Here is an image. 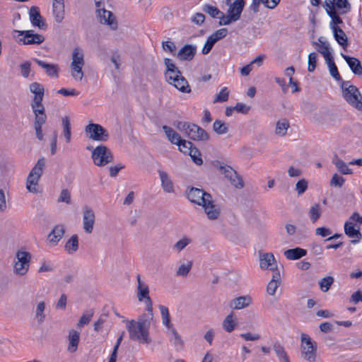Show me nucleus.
Masks as SVG:
<instances>
[{"label":"nucleus","instance_id":"obj_1","mask_svg":"<svg viewBox=\"0 0 362 362\" xmlns=\"http://www.w3.org/2000/svg\"><path fill=\"white\" fill-rule=\"evenodd\" d=\"M153 320V313H145L139 315L137 320H126V328L130 339H148Z\"/></svg>","mask_w":362,"mask_h":362},{"label":"nucleus","instance_id":"obj_2","mask_svg":"<svg viewBox=\"0 0 362 362\" xmlns=\"http://www.w3.org/2000/svg\"><path fill=\"white\" fill-rule=\"evenodd\" d=\"M341 88L345 100L351 106L362 112V95L358 88L350 84L349 81H342Z\"/></svg>","mask_w":362,"mask_h":362},{"label":"nucleus","instance_id":"obj_3","mask_svg":"<svg viewBox=\"0 0 362 362\" xmlns=\"http://www.w3.org/2000/svg\"><path fill=\"white\" fill-rule=\"evenodd\" d=\"M87 149L91 151V158L94 165L98 167L105 166L114 160L112 151L104 145H99L95 148L88 146Z\"/></svg>","mask_w":362,"mask_h":362},{"label":"nucleus","instance_id":"obj_4","mask_svg":"<svg viewBox=\"0 0 362 362\" xmlns=\"http://www.w3.org/2000/svg\"><path fill=\"white\" fill-rule=\"evenodd\" d=\"M45 166V159L42 157L39 158L29 173L26 180V189L32 193H37L38 182L40 177L42 176Z\"/></svg>","mask_w":362,"mask_h":362},{"label":"nucleus","instance_id":"obj_5","mask_svg":"<svg viewBox=\"0 0 362 362\" xmlns=\"http://www.w3.org/2000/svg\"><path fill=\"white\" fill-rule=\"evenodd\" d=\"M177 128L183 132L189 139L194 141H207L209 138L207 132L195 124L179 122Z\"/></svg>","mask_w":362,"mask_h":362},{"label":"nucleus","instance_id":"obj_6","mask_svg":"<svg viewBox=\"0 0 362 362\" xmlns=\"http://www.w3.org/2000/svg\"><path fill=\"white\" fill-rule=\"evenodd\" d=\"M244 0H235L234 2L229 1L227 14L220 18V25H229L233 22L238 21L245 7Z\"/></svg>","mask_w":362,"mask_h":362},{"label":"nucleus","instance_id":"obj_7","mask_svg":"<svg viewBox=\"0 0 362 362\" xmlns=\"http://www.w3.org/2000/svg\"><path fill=\"white\" fill-rule=\"evenodd\" d=\"M85 64L84 54L79 47H75L73 49L71 55V62L70 64L71 76L77 81H81L83 77L82 70Z\"/></svg>","mask_w":362,"mask_h":362},{"label":"nucleus","instance_id":"obj_8","mask_svg":"<svg viewBox=\"0 0 362 362\" xmlns=\"http://www.w3.org/2000/svg\"><path fill=\"white\" fill-rule=\"evenodd\" d=\"M30 91L34 94L31 102V108L33 113L45 112V108L42 104L45 88L37 82H33L29 86Z\"/></svg>","mask_w":362,"mask_h":362},{"label":"nucleus","instance_id":"obj_9","mask_svg":"<svg viewBox=\"0 0 362 362\" xmlns=\"http://www.w3.org/2000/svg\"><path fill=\"white\" fill-rule=\"evenodd\" d=\"M137 288L136 296L139 302H144L146 305V313H153V302L149 296L148 286L141 281V276H136Z\"/></svg>","mask_w":362,"mask_h":362},{"label":"nucleus","instance_id":"obj_10","mask_svg":"<svg viewBox=\"0 0 362 362\" xmlns=\"http://www.w3.org/2000/svg\"><path fill=\"white\" fill-rule=\"evenodd\" d=\"M85 133L93 141H106L109 139L107 131L99 124L89 123L85 127Z\"/></svg>","mask_w":362,"mask_h":362},{"label":"nucleus","instance_id":"obj_11","mask_svg":"<svg viewBox=\"0 0 362 362\" xmlns=\"http://www.w3.org/2000/svg\"><path fill=\"white\" fill-rule=\"evenodd\" d=\"M17 261L14 264V273L19 276L25 275L30 267V254L25 251H18L16 254Z\"/></svg>","mask_w":362,"mask_h":362},{"label":"nucleus","instance_id":"obj_12","mask_svg":"<svg viewBox=\"0 0 362 362\" xmlns=\"http://www.w3.org/2000/svg\"><path fill=\"white\" fill-rule=\"evenodd\" d=\"M18 33L17 42L22 45H40L44 42L43 35L34 33L33 30H15Z\"/></svg>","mask_w":362,"mask_h":362},{"label":"nucleus","instance_id":"obj_13","mask_svg":"<svg viewBox=\"0 0 362 362\" xmlns=\"http://www.w3.org/2000/svg\"><path fill=\"white\" fill-rule=\"evenodd\" d=\"M221 172L228 179L230 183L235 188L241 189L244 187L243 180L237 172L229 165H221Z\"/></svg>","mask_w":362,"mask_h":362},{"label":"nucleus","instance_id":"obj_14","mask_svg":"<svg viewBox=\"0 0 362 362\" xmlns=\"http://www.w3.org/2000/svg\"><path fill=\"white\" fill-rule=\"evenodd\" d=\"M95 222L94 211L88 206L83 208V228L86 233H91Z\"/></svg>","mask_w":362,"mask_h":362},{"label":"nucleus","instance_id":"obj_15","mask_svg":"<svg viewBox=\"0 0 362 362\" xmlns=\"http://www.w3.org/2000/svg\"><path fill=\"white\" fill-rule=\"evenodd\" d=\"M187 198L192 203L202 206L207 198H210V194L202 189L191 187L187 192Z\"/></svg>","mask_w":362,"mask_h":362},{"label":"nucleus","instance_id":"obj_16","mask_svg":"<svg viewBox=\"0 0 362 362\" xmlns=\"http://www.w3.org/2000/svg\"><path fill=\"white\" fill-rule=\"evenodd\" d=\"M301 355L304 359L314 362L316 358L317 344L315 341H301Z\"/></svg>","mask_w":362,"mask_h":362},{"label":"nucleus","instance_id":"obj_17","mask_svg":"<svg viewBox=\"0 0 362 362\" xmlns=\"http://www.w3.org/2000/svg\"><path fill=\"white\" fill-rule=\"evenodd\" d=\"M201 206L204 209V212L209 220L213 221L218 218L221 210L215 204L211 195H210V198H207L205 202H203Z\"/></svg>","mask_w":362,"mask_h":362},{"label":"nucleus","instance_id":"obj_18","mask_svg":"<svg viewBox=\"0 0 362 362\" xmlns=\"http://www.w3.org/2000/svg\"><path fill=\"white\" fill-rule=\"evenodd\" d=\"M96 16L100 23L108 25L113 30L117 29V21L111 11L106 9L98 10V13Z\"/></svg>","mask_w":362,"mask_h":362},{"label":"nucleus","instance_id":"obj_19","mask_svg":"<svg viewBox=\"0 0 362 362\" xmlns=\"http://www.w3.org/2000/svg\"><path fill=\"white\" fill-rule=\"evenodd\" d=\"M160 311L161 319L163 325L168 328V332L170 334V337H174L175 339H179L180 336L177 333L176 330L173 327L171 322L168 308L164 305H160L158 306Z\"/></svg>","mask_w":362,"mask_h":362},{"label":"nucleus","instance_id":"obj_20","mask_svg":"<svg viewBox=\"0 0 362 362\" xmlns=\"http://www.w3.org/2000/svg\"><path fill=\"white\" fill-rule=\"evenodd\" d=\"M93 329L100 337H105L110 330L107 315H101L94 323Z\"/></svg>","mask_w":362,"mask_h":362},{"label":"nucleus","instance_id":"obj_21","mask_svg":"<svg viewBox=\"0 0 362 362\" xmlns=\"http://www.w3.org/2000/svg\"><path fill=\"white\" fill-rule=\"evenodd\" d=\"M331 3L335 9H338L341 14H345L351 9V5L349 0H325V7L329 8Z\"/></svg>","mask_w":362,"mask_h":362},{"label":"nucleus","instance_id":"obj_22","mask_svg":"<svg viewBox=\"0 0 362 362\" xmlns=\"http://www.w3.org/2000/svg\"><path fill=\"white\" fill-rule=\"evenodd\" d=\"M252 303V298L249 295H246L233 298L230 302L229 306L233 310H240L249 307Z\"/></svg>","mask_w":362,"mask_h":362},{"label":"nucleus","instance_id":"obj_23","mask_svg":"<svg viewBox=\"0 0 362 362\" xmlns=\"http://www.w3.org/2000/svg\"><path fill=\"white\" fill-rule=\"evenodd\" d=\"M196 51L195 45H185L179 50L177 57L181 61H191L194 57Z\"/></svg>","mask_w":362,"mask_h":362},{"label":"nucleus","instance_id":"obj_24","mask_svg":"<svg viewBox=\"0 0 362 362\" xmlns=\"http://www.w3.org/2000/svg\"><path fill=\"white\" fill-rule=\"evenodd\" d=\"M30 20L33 25L37 26L40 29H45L47 27L46 23L43 21L42 17L40 13L39 8L33 6H31L29 11Z\"/></svg>","mask_w":362,"mask_h":362},{"label":"nucleus","instance_id":"obj_25","mask_svg":"<svg viewBox=\"0 0 362 362\" xmlns=\"http://www.w3.org/2000/svg\"><path fill=\"white\" fill-rule=\"evenodd\" d=\"M52 13L57 23L62 22L65 14L64 0H52Z\"/></svg>","mask_w":362,"mask_h":362},{"label":"nucleus","instance_id":"obj_26","mask_svg":"<svg viewBox=\"0 0 362 362\" xmlns=\"http://www.w3.org/2000/svg\"><path fill=\"white\" fill-rule=\"evenodd\" d=\"M341 57L348 64L351 71L356 76H362V65L360 60L356 57H349L343 53Z\"/></svg>","mask_w":362,"mask_h":362},{"label":"nucleus","instance_id":"obj_27","mask_svg":"<svg viewBox=\"0 0 362 362\" xmlns=\"http://www.w3.org/2000/svg\"><path fill=\"white\" fill-rule=\"evenodd\" d=\"M35 115L34 128L37 138L41 141L43 139L42 125L46 122L47 115L45 112L33 113Z\"/></svg>","mask_w":362,"mask_h":362},{"label":"nucleus","instance_id":"obj_28","mask_svg":"<svg viewBox=\"0 0 362 362\" xmlns=\"http://www.w3.org/2000/svg\"><path fill=\"white\" fill-rule=\"evenodd\" d=\"M344 233L349 238H357L356 240H352L351 241L352 244H356L359 243L362 235L360 232L359 228L357 229L355 228L354 223L352 222L349 221H346L344 224Z\"/></svg>","mask_w":362,"mask_h":362},{"label":"nucleus","instance_id":"obj_29","mask_svg":"<svg viewBox=\"0 0 362 362\" xmlns=\"http://www.w3.org/2000/svg\"><path fill=\"white\" fill-rule=\"evenodd\" d=\"M65 233V228L62 224L55 226L48 235V240L53 245H56L63 238Z\"/></svg>","mask_w":362,"mask_h":362},{"label":"nucleus","instance_id":"obj_30","mask_svg":"<svg viewBox=\"0 0 362 362\" xmlns=\"http://www.w3.org/2000/svg\"><path fill=\"white\" fill-rule=\"evenodd\" d=\"M260 267L262 269H271L275 271L276 269V263L274 256L272 253H265L260 256L259 258Z\"/></svg>","mask_w":362,"mask_h":362},{"label":"nucleus","instance_id":"obj_31","mask_svg":"<svg viewBox=\"0 0 362 362\" xmlns=\"http://www.w3.org/2000/svg\"><path fill=\"white\" fill-rule=\"evenodd\" d=\"M158 175L163 190L168 193L174 192V185L169 175L166 172L161 170H158Z\"/></svg>","mask_w":362,"mask_h":362},{"label":"nucleus","instance_id":"obj_32","mask_svg":"<svg viewBox=\"0 0 362 362\" xmlns=\"http://www.w3.org/2000/svg\"><path fill=\"white\" fill-rule=\"evenodd\" d=\"M35 62L37 64L38 66L44 69L46 71V74L51 77H59V66L57 64H47L42 60L35 59Z\"/></svg>","mask_w":362,"mask_h":362},{"label":"nucleus","instance_id":"obj_33","mask_svg":"<svg viewBox=\"0 0 362 362\" xmlns=\"http://www.w3.org/2000/svg\"><path fill=\"white\" fill-rule=\"evenodd\" d=\"M332 32L336 41L344 48L348 47V37L344 31L339 26H332Z\"/></svg>","mask_w":362,"mask_h":362},{"label":"nucleus","instance_id":"obj_34","mask_svg":"<svg viewBox=\"0 0 362 362\" xmlns=\"http://www.w3.org/2000/svg\"><path fill=\"white\" fill-rule=\"evenodd\" d=\"M281 282V275L278 270H275L273 272L272 278L271 281L269 282L267 291L268 294L270 296H274L276 293V291Z\"/></svg>","mask_w":362,"mask_h":362},{"label":"nucleus","instance_id":"obj_35","mask_svg":"<svg viewBox=\"0 0 362 362\" xmlns=\"http://www.w3.org/2000/svg\"><path fill=\"white\" fill-rule=\"evenodd\" d=\"M330 6L325 7L327 15L331 18L330 28L332 30V26H338L339 24L343 23L342 19L339 17L337 10L333 7L332 4L329 2Z\"/></svg>","mask_w":362,"mask_h":362},{"label":"nucleus","instance_id":"obj_36","mask_svg":"<svg viewBox=\"0 0 362 362\" xmlns=\"http://www.w3.org/2000/svg\"><path fill=\"white\" fill-rule=\"evenodd\" d=\"M307 254V251L305 249L300 247H296L293 249H288L284 252V256L291 260L298 259Z\"/></svg>","mask_w":362,"mask_h":362},{"label":"nucleus","instance_id":"obj_37","mask_svg":"<svg viewBox=\"0 0 362 362\" xmlns=\"http://www.w3.org/2000/svg\"><path fill=\"white\" fill-rule=\"evenodd\" d=\"M332 163L335 165L337 170L343 175H351L353 173L352 170L349 168L348 165L337 155L333 157Z\"/></svg>","mask_w":362,"mask_h":362},{"label":"nucleus","instance_id":"obj_38","mask_svg":"<svg viewBox=\"0 0 362 362\" xmlns=\"http://www.w3.org/2000/svg\"><path fill=\"white\" fill-rule=\"evenodd\" d=\"M237 325L234 315L230 313L228 315L222 322V327L227 332H231Z\"/></svg>","mask_w":362,"mask_h":362},{"label":"nucleus","instance_id":"obj_39","mask_svg":"<svg viewBox=\"0 0 362 362\" xmlns=\"http://www.w3.org/2000/svg\"><path fill=\"white\" fill-rule=\"evenodd\" d=\"M66 251L69 254L76 252L78 249V238L77 235H73L66 243L64 245Z\"/></svg>","mask_w":362,"mask_h":362},{"label":"nucleus","instance_id":"obj_40","mask_svg":"<svg viewBox=\"0 0 362 362\" xmlns=\"http://www.w3.org/2000/svg\"><path fill=\"white\" fill-rule=\"evenodd\" d=\"M163 130L164 131L168 140L172 144H176L181 139L180 134L177 133L173 128L164 125L163 126Z\"/></svg>","mask_w":362,"mask_h":362},{"label":"nucleus","instance_id":"obj_41","mask_svg":"<svg viewBox=\"0 0 362 362\" xmlns=\"http://www.w3.org/2000/svg\"><path fill=\"white\" fill-rule=\"evenodd\" d=\"M45 302H43V301L39 302L37 304V306H36V308L35 310V318L39 324L43 323L45 320Z\"/></svg>","mask_w":362,"mask_h":362},{"label":"nucleus","instance_id":"obj_42","mask_svg":"<svg viewBox=\"0 0 362 362\" xmlns=\"http://www.w3.org/2000/svg\"><path fill=\"white\" fill-rule=\"evenodd\" d=\"M175 88H176L178 90L185 93H189L191 92V88L186 80V78L182 76L175 83L173 84Z\"/></svg>","mask_w":362,"mask_h":362},{"label":"nucleus","instance_id":"obj_43","mask_svg":"<svg viewBox=\"0 0 362 362\" xmlns=\"http://www.w3.org/2000/svg\"><path fill=\"white\" fill-rule=\"evenodd\" d=\"M308 214L311 221L313 223H315L320 218L322 214L320 204L319 203H316L313 205L309 210Z\"/></svg>","mask_w":362,"mask_h":362},{"label":"nucleus","instance_id":"obj_44","mask_svg":"<svg viewBox=\"0 0 362 362\" xmlns=\"http://www.w3.org/2000/svg\"><path fill=\"white\" fill-rule=\"evenodd\" d=\"M203 11L208 13L211 17L215 18H218L220 19L223 15H225L223 12H221L217 7L205 4L202 8Z\"/></svg>","mask_w":362,"mask_h":362},{"label":"nucleus","instance_id":"obj_45","mask_svg":"<svg viewBox=\"0 0 362 362\" xmlns=\"http://www.w3.org/2000/svg\"><path fill=\"white\" fill-rule=\"evenodd\" d=\"M318 42L320 43H317L316 42H313V45L317 47V51L322 54L323 57L325 56V54H330L329 51V45L328 42L323 41V37H320L318 38Z\"/></svg>","mask_w":362,"mask_h":362},{"label":"nucleus","instance_id":"obj_46","mask_svg":"<svg viewBox=\"0 0 362 362\" xmlns=\"http://www.w3.org/2000/svg\"><path fill=\"white\" fill-rule=\"evenodd\" d=\"M290 127L288 119H283L276 123L275 133L279 136H284Z\"/></svg>","mask_w":362,"mask_h":362},{"label":"nucleus","instance_id":"obj_47","mask_svg":"<svg viewBox=\"0 0 362 362\" xmlns=\"http://www.w3.org/2000/svg\"><path fill=\"white\" fill-rule=\"evenodd\" d=\"M93 315H94L93 309H89V310H86L81 316V317L77 323V326L78 327H82L84 325H88L90 322Z\"/></svg>","mask_w":362,"mask_h":362},{"label":"nucleus","instance_id":"obj_48","mask_svg":"<svg viewBox=\"0 0 362 362\" xmlns=\"http://www.w3.org/2000/svg\"><path fill=\"white\" fill-rule=\"evenodd\" d=\"M62 127H63V133L64 137L66 139V141L69 143L71 141V124L69 117L65 116L62 118Z\"/></svg>","mask_w":362,"mask_h":362},{"label":"nucleus","instance_id":"obj_49","mask_svg":"<svg viewBox=\"0 0 362 362\" xmlns=\"http://www.w3.org/2000/svg\"><path fill=\"white\" fill-rule=\"evenodd\" d=\"M214 131L218 134H226L228 131V125L221 120L216 119L213 124Z\"/></svg>","mask_w":362,"mask_h":362},{"label":"nucleus","instance_id":"obj_50","mask_svg":"<svg viewBox=\"0 0 362 362\" xmlns=\"http://www.w3.org/2000/svg\"><path fill=\"white\" fill-rule=\"evenodd\" d=\"M176 145L178 146L179 150L183 152L185 154H189V151L192 150L194 146L193 144L189 141L180 139Z\"/></svg>","mask_w":362,"mask_h":362},{"label":"nucleus","instance_id":"obj_51","mask_svg":"<svg viewBox=\"0 0 362 362\" xmlns=\"http://www.w3.org/2000/svg\"><path fill=\"white\" fill-rule=\"evenodd\" d=\"M334 279L332 276H328L322 278L319 281V286L322 292H327L333 284Z\"/></svg>","mask_w":362,"mask_h":362},{"label":"nucleus","instance_id":"obj_52","mask_svg":"<svg viewBox=\"0 0 362 362\" xmlns=\"http://www.w3.org/2000/svg\"><path fill=\"white\" fill-rule=\"evenodd\" d=\"M192 267V262L188 261L186 264H182L178 267L176 274L179 276H187Z\"/></svg>","mask_w":362,"mask_h":362},{"label":"nucleus","instance_id":"obj_53","mask_svg":"<svg viewBox=\"0 0 362 362\" xmlns=\"http://www.w3.org/2000/svg\"><path fill=\"white\" fill-rule=\"evenodd\" d=\"M164 64L166 67L165 76L173 74L174 73L179 74V71H180L176 66V65L174 63H173L172 60L168 58H165L164 59Z\"/></svg>","mask_w":362,"mask_h":362},{"label":"nucleus","instance_id":"obj_54","mask_svg":"<svg viewBox=\"0 0 362 362\" xmlns=\"http://www.w3.org/2000/svg\"><path fill=\"white\" fill-rule=\"evenodd\" d=\"M192 243V240L187 237H183L178 240L174 245L173 249L177 252L182 251L186 246Z\"/></svg>","mask_w":362,"mask_h":362},{"label":"nucleus","instance_id":"obj_55","mask_svg":"<svg viewBox=\"0 0 362 362\" xmlns=\"http://www.w3.org/2000/svg\"><path fill=\"white\" fill-rule=\"evenodd\" d=\"M188 155L190 156L194 163L197 165H201L203 163L201 152L197 148L194 147L189 151Z\"/></svg>","mask_w":362,"mask_h":362},{"label":"nucleus","instance_id":"obj_56","mask_svg":"<svg viewBox=\"0 0 362 362\" xmlns=\"http://www.w3.org/2000/svg\"><path fill=\"white\" fill-rule=\"evenodd\" d=\"M274 349L280 362H290L288 356H287L283 347L279 345H275Z\"/></svg>","mask_w":362,"mask_h":362},{"label":"nucleus","instance_id":"obj_57","mask_svg":"<svg viewBox=\"0 0 362 362\" xmlns=\"http://www.w3.org/2000/svg\"><path fill=\"white\" fill-rule=\"evenodd\" d=\"M229 91L226 87L223 88L218 94L216 95L214 103H223L228 100Z\"/></svg>","mask_w":362,"mask_h":362},{"label":"nucleus","instance_id":"obj_58","mask_svg":"<svg viewBox=\"0 0 362 362\" xmlns=\"http://www.w3.org/2000/svg\"><path fill=\"white\" fill-rule=\"evenodd\" d=\"M21 74L23 78H28L31 72V63L29 61H25L21 64L20 66Z\"/></svg>","mask_w":362,"mask_h":362},{"label":"nucleus","instance_id":"obj_59","mask_svg":"<svg viewBox=\"0 0 362 362\" xmlns=\"http://www.w3.org/2000/svg\"><path fill=\"white\" fill-rule=\"evenodd\" d=\"M317 54L315 52H311L308 55V71L313 72L316 68Z\"/></svg>","mask_w":362,"mask_h":362},{"label":"nucleus","instance_id":"obj_60","mask_svg":"<svg viewBox=\"0 0 362 362\" xmlns=\"http://www.w3.org/2000/svg\"><path fill=\"white\" fill-rule=\"evenodd\" d=\"M308 186V181L305 179H301L296 184V190L299 195L302 194L307 190Z\"/></svg>","mask_w":362,"mask_h":362},{"label":"nucleus","instance_id":"obj_61","mask_svg":"<svg viewBox=\"0 0 362 362\" xmlns=\"http://www.w3.org/2000/svg\"><path fill=\"white\" fill-rule=\"evenodd\" d=\"M228 34L227 28H221L217 30L213 34L210 35V37L216 42L218 40L224 38Z\"/></svg>","mask_w":362,"mask_h":362},{"label":"nucleus","instance_id":"obj_62","mask_svg":"<svg viewBox=\"0 0 362 362\" xmlns=\"http://www.w3.org/2000/svg\"><path fill=\"white\" fill-rule=\"evenodd\" d=\"M345 182V180L343 177L339 176L337 174H334L332 176L331 180H330V185L341 187Z\"/></svg>","mask_w":362,"mask_h":362},{"label":"nucleus","instance_id":"obj_63","mask_svg":"<svg viewBox=\"0 0 362 362\" xmlns=\"http://www.w3.org/2000/svg\"><path fill=\"white\" fill-rule=\"evenodd\" d=\"M216 42L210 37V35L207 37L206 41L202 48L203 54H209L212 49Z\"/></svg>","mask_w":362,"mask_h":362},{"label":"nucleus","instance_id":"obj_64","mask_svg":"<svg viewBox=\"0 0 362 362\" xmlns=\"http://www.w3.org/2000/svg\"><path fill=\"white\" fill-rule=\"evenodd\" d=\"M58 202H65L68 204L71 203V194L67 189H64L61 191Z\"/></svg>","mask_w":362,"mask_h":362}]
</instances>
